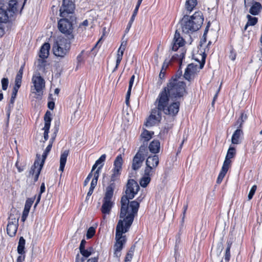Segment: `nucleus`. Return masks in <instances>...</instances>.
Listing matches in <instances>:
<instances>
[{
    "mask_svg": "<svg viewBox=\"0 0 262 262\" xmlns=\"http://www.w3.org/2000/svg\"><path fill=\"white\" fill-rule=\"evenodd\" d=\"M26 241L23 237H20L19 239L18 244L17 246V252L19 254H25V246Z\"/></svg>",
    "mask_w": 262,
    "mask_h": 262,
    "instance_id": "31",
    "label": "nucleus"
},
{
    "mask_svg": "<svg viewBox=\"0 0 262 262\" xmlns=\"http://www.w3.org/2000/svg\"><path fill=\"white\" fill-rule=\"evenodd\" d=\"M75 0H63L60 8V15L65 16L67 14L72 13L75 8Z\"/></svg>",
    "mask_w": 262,
    "mask_h": 262,
    "instance_id": "15",
    "label": "nucleus"
},
{
    "mask_svg": "<svg viewBox=\"0 0 262 262\" xmlns=\"http://www.w3.org/2000/svg\"><path fill=\"white\" fill-rule=\"evenodd\" d=\"M9 81L8 78H3L2 79V85L3 90H6L8 88Z\"/></svg>",
    "mask_w": 262,
    "mask_h": 262,
    "instance_id": "50",
    "label": "nucleus"
},
{
    "mask_svg": "<svg viewBox=\"0 0 262 262\" xmlns=\"http://www.w3.org/2000/svg\"><path fill=\"white\" fill-rule=\"evenodd\" d=\"M15 3L12 1L0 9V37L4 34V30L2 27V24L6 23L9 19L13 16L16 11V7L14 6Z\"/></svg>",
    "mask_w": 262,
    "mask_h": 262,
    "instance_id": "7",
    "label": "nucleus"
},
{
    "mask_svg": "<svg viewBox=\"0 0 262 262\" xmlns=\"http://www.w3.org/2000/svg\"><path fill=\"white\" fill-rule=\"evenodd\" d=\"M184 39L181 36L180 33L177 30L175 32L172 45V50L176 51L184 45Z\"/></svg>",
    "mask_w": 262,
    "mask_h": 262,
    "instance_id": "19",
    "label": "nucleus"
},
{
    "mask_svg": "<svg viewBox=\"0 0 262 262\" xmlns=\"http://www.w3.org/2000/svg\"><path fill=\"white\" fill-rule=\"evenodd\" d=\"M247 18L248 19V21L246 25L245 26V30H247L248 26H254L257 22V18L255 17H252L250 15H247Z\"/></svg>",
    "mask_w": 262,
    "mask_h": 262,
    "instance_id": "33",
    "label": "nucleus"
},
{
    "mask_svg": "<svg viewBox=\"0 0 262 262\" xmlns=\"http://www.w3.org/2000/svg\"><path fill=\"white\" fill-rule=\"evenodd\" d=\"M34 198H33L28 199L26 200L24 208L30 210V208L34 202Z\"/></svg>",
    "mask_w": 262,
    "mask_h": 262,
    "instance_id": "45",
    "label": "nucleus"
},
{
    "mask_svg": "<svg viewBox=\"0 0 262 262\" xmlns=\"http://www.w3.org/2000/svg\"><path fill=\"white\" fill-rule=\"evenodd\" d=\"M21 81L15 80V85L13 89L12 93V94H13V95L14 96L15 94H17L18 89H19L20 85H21Z\"/></svg>",
    "mask_w": 262,
    "mask_h": 262,
    "instance_id": "44",
    "label": "nucleus"
},
{
    "mask_svg": "<svg viewBox=\"0 0 262 262\" xmlns=\"http://www.w3.org/2000/svg\"><path fill=\"white\" fill-rule=\"evenodd\" d=\"M134 254V249L131 248L130 250L127 253L125 257L124 262H130Z\"/></svg>",
    "mask_w": 262,
    "mask_h": 262,
    "instance_id": "40",
    "label": "nucleus"
},
{
    "mask_svg": "<svg viewBox=\"0 0 262 262\" xmlns=\"http://www.w3.org/2000/svg\"><path fill=\"white\" fill-rule=\"evenodd\" d=\"M198 4L197 0H186L185 8L187 11L191 12Z\"/></svg>",
    "mask_w": 262,
    "mask_h": 262,
    "instance_id": "30",
    "label": "nucleus"
},
{
    "mask_svg": "<svg viewBox=\"0 0 262 262\" xmlns=\"http://www.w3.org/2000/svg\"><path fill=\"white\" fill-rule=\"evenodd\" d=\"M235 148L230 146L227 151L225 160L217 178L216 183L217 184H220L222 182L230 166L231 163V159L235 156Z\"/></svg>",
    "mask_w": 262,
    "mask_h": 262,
    "instance_id": "8",
    "label": "nucleus"
},
{
    "mask_svg": "<svg viewBox=\"0 0 262 262\" xmlns=\"http://www.w3.org/2000/svg\"><path fill=\"white\" fill-rule=\"evenodd\" d=\"M71 40L61 36L55 39L52 46L54 54L60 57H64L68 55L71 49Z\"/></svg>",
    "mask_w": 262,
    "mask_h": 262,
    "instance_id": "4",
    "label": "nucleus"
},
{
    "mask_svg": "<svg viewBox=\"0 0 262 262\" xmlns=\"http://www.w3.org/2000/svg\"><path fill=\"white\" fill-rule=\"evenodd\" d=\"M159 163V157L158 155L149 156L146 161V167L144 170L146 172H151L155 173L156 168Z\"/></svg>",
    "mask_w": 262,
    "mask_h": 262,
    "instance_id": "14",
    "label": "nucleus"
},
{
    "mask_svg": "<svg viewBox=\"0 0 262 262\" xmlns=\"http://www.w3.org/2000/svg\"><path fill=\"white\" fill-rule=\"evenodd\" d=\"M113 192L114 189L112 185H110L107 187L101 208V212L103 214H108L111 212L114 205V203L112 201Z\"/></svg>",
    "mask_w": 262,
    "mask_h": 262,
    "instance_id": "9",
    "label": "nucleus"
},
{
    "mask_svg": "<svg viewBox=\"0 0 262 262\" xmlns=\"http://www.w3.org/2000/svg\"><path fill=\"white\" fill-rule=\"evenodd\" d=\"M197 68V65L193 63L188 64L187 68L185 69L184 74V77L185 79L188 81H190L192 78V76H193L196 73Z\"/></svg>",
    "mask_w": 262,
    "mask_h": 262,
    "instance_id": "20",
    "label": "nucleus"
},
{
    "mask_svg": "<svg viewBox=\"0 0 262 262\" xmlns=\"http://www.w3.org/2000/svg\"><path fill=\"white\" fill-rule=\"evenodd\" d=\"M135 75H133L129 80V86H128V90H129V91H131V90H132V86H133V83L134 82V80H135Z\"/></svg>",
    "mask_w": 262,
    "mask_h": 262,
    "instance_id": "56",
    "label": "nucleus"
},
{
    "mask_svg": "<svg viewBox=\"0 0 262 262\" xmlns=\"http://www.w3.org/2000/svg\"><path fill=\"white\" fill-rule=\"evenodd\" d=\"M86 241L85 239H82L80 243V246H79V250H82L84 249H85V245L86 244Z\"/></svg>",
    "mask_w": 262,
    "mask_h": 262,
    "instance_id": "60",
    "label": "nucleus"
},
{
    "mask_svg": "<svg viewBox=\"0 0 262 262\" xmlns=\"http://www.w3.org/2000/svg\"><path fill=\"white\" fill-rule=\"evenodd\" d=\"M50 45L48 42L45 43L41 47L39 57L42 59L47 58L49 55Z\"/></svg>",
    "mask_w": 262,
    "mask_h": 262,
    "instance_id": "24",
    "label": "nucleus"
},
{
    "mask_svg": "<svg viewBox=\"0 0 262 262\" xmlns=\"http://www.w3.org/2000/svg\"><path fill=\"white\" fill-rule=\"evenodd\" d=\"M122 249H118L117 248L114 247V255L115 257L117 258H119L121 256V251Z\"/></svg>",
    "mask_w": 262,
    "mask_h": 262,
    "instance_id": "54",
    "label": "nucleus"
},
{
    "mask_svg": "<svg viewBox=\"0 0 262 262\" xmlns=\"http://www.w3.org/2000/svg\"><path fill=\"white\" fill-rule=\"evenodd\" d=\"M92 172H91L89 174L88 176H87V177L86 178V179H85L84 181V186H86L88 185V184L89 183V181H90L91 178L92 177Z\"/></svg>",
    "mask_w": 262,
    "mask_h": 262,
    "instance_id": "57",
    "label": "nucleus"
},
{
    "mask_svg": "<svg viewBox=\"0 0 262 262\" xmlns=\"http://www.w3.org/2000/svg\"><path fill=\"white\" fill-rule=\"evenodd\" d=\"M140 189V187L138 183L133 179L128 180L126 184V188L125 190V195L121 198V209L120 217H124L125 215L131 214L134 208L132 207L133 203L137 204V211L134 213V217L137 215L140 205L141 200L138 198L136 200L129 202V200L133 199L135 195L137 194Z\"/></svg>",
    "mask_w": 262,
    "mask_h": 262,
    "instance_id": "1",
    "label": "nucleus"
},
{
    "mask_svg": "<svg viewBox=\"0 0 262 262\" xmlns=\"http://www.w3.org/2000/svg\"><path fill=\"white\" fill-rule=\"evenodd\" d=\"M25 254H20L19 256H18L17 258V262H23L25 260Z\"/></svg>",
    "mask_w": 262,
    "mask_h": 262,
    "instance_id": "63",
    "label": "nucleus"
},
{
    "mask_svg": "<svg viewBox=\"0 0 262 262\" xmlns=\"http://www.w3.org/2000/svg\"><path fill=\"white\" fill-rule=\"evenodd\" d=\"M19 218V215L17 213L15 214L11 213L9 216L7 232L11 237L14 236L16 233L18 226Z\"/></svg>",
    "mask_w": 262,
    "mask_h": 262,
    "instance_id": "10",
    "label": "nucleus"
},
{
    "mask_svg": "<svg viewBox=\"0 0 262 262\" xmlns=\"http://www.w3.org/2000/svg\"><path fill=\"white\" fill-rule=\"evenodd\" d=\"M97 184V182L94 181H92V182L91 183V186H90L89 190L87 193L86 198L91 196L92 194L94 189L95 188V187L96 186Z\"/></svg>",
    "mask_w": 262,
    "mask_h": 262,
    "instance_id": "42",
    "label": "nucleus"
},
{
    "mask_svg": "<svg viewBox=\"0 0 262 262\" xmlns=\"http://www.w3.org/2000/svg\"><path fill=\"white\" fill-rule=\"evenodd\" d=\"M131 94V91H129V90L127 91L126 95V98H125V102L127 105H128L129 104V100L130 98Z\"/></svg>",
    "mask_w": 262,
    "mask_h": 262,
    "instance_id": "59",
    "label": "nucleus"
},
{
    "mask_svg": "<svg viewBox=\"0 0 262 262\" xmlns=\"http://www.w3.org/2000/svg\"><path fill=\"white\" fill-rule=\"evenodd\" d=\"M69 151L65 150L62 151L60 158V166L59 170L61 171H63L65 165L67 162V157L69 155Z\"/></svg>",
    "mask_w": 262,
    "mask_h": 262,
    "instance_id": "23",
    "label": "nucleus"
},
{
    "mask_svg": "<svg viewBox=\"0 0 262 262\" xmlns=\"http://www.w3.org/2000/svg\"><path fill=\"white\" fill-rule=\"evenodd\" d=\"M37 159L35 161L33 165L31 167L30 170V174L34 176V174H37V171L39 168L42 167L44 163H42V161L40 160V156L37 155Z\"/></svg>",
    "mask_w": 262,
    "mask_h": 262,
    "instance_id": "21",
    "label": "nucleus"
},
{
    "mask_svg": "<svg viewBox=\"0 0 262 262\" xmlns=\"http://www.w3.org/2000/svg\"><path fill=\"white\" fill-rule=\"evenodd\" d=\"M142 147H140L139 151L136 154L133 158L132 167L134 170L139 169L142 166L144 160V154L142 152Z\"/></svg>",
    "mask_w": 262,
    "mask_h": 262,
    "instance_id": "16",
    "label": "nucleus"
},
{
    "mask_svg": "<svg viewBox=\"0 0 262 262\" xmlns=\"http://www.w3.org/2000/svg\"><path fill=\"white\" fill-rule=\"evenodd\" d=\"M154 132H149L146 129H144L141 134V140H142L144 142H147L152 138Z\"/></svg>",
    "mask_w": 262,
    "mask_h": 262,
    "instance_id": "32",
    "label": "nucleus"
},
{
    "mask_svg": "<svg viewBox=\"0 0 262 262\" xmlns=\"http://www.w3.org/2000/svg\"><path fill=\"white\" fill-rule=\"evenodd\" d=\"M243 135V132L241 128H238L235 130L233 133L232 138L231 142L233 144H238L240 143V138Z\"/></svg>",
    "mask_w": 262,
    "mask_h": 262,
    "instance_id": "22",
    "label": "nucleus"
},
{
    "mask_svg": "<svg viewBox=\"0 0 262 262\" xmlns=\"http://www.w3.org/2000/svg\"><path fill=\"white\" fill-rule=\"evenodd\" d=\"M161 118V112L155 108L151 110L150 115L147 118L145 125L147 127L153 126L160 122Z\"/></svg>",
    "mask_w": 262,
    "mask_h": 262,
    "instance_id": "13",
    "label": "nucleus"
},
{
    "mask_svg": "<svg viewBox=\"0 0 262 262\" xmlns=\"http://www.w3.org/2000/svg\"><path fill=\"white\" fill-rule=\"evenodd\" d=\"M123 164V159L121 155H119L116 158L114 162V167L113 169L116 170V171H121L122 166Z\"/></svg>",
    "mask_w": 262,
    "mask_h": 262,
    "instance_id": "27",
    "label": "nucleus"
},
{
    "mask_svg": "<svg viewBox=\"0 0 262 262\" xmlns=\"http://www.w3.org/2000/svg\"><path fill=\"white\" fill-rule=\"evenodd\" d=\"M262 8L261 4L259 2H255L249 10V12L253 15H257Z\"/></svg>",
    "mask_w": 262,
    "mask_h": 262,
    "instance_id": "28",
    "label": "nucleus"
},
{
    "mask_svg": "<svg viewBox=\"0 0 262 262\" xmlns=\"http://www.w3.org/2000/svg\"><path fill=\"white\" fill-rule=\"evenodd\" d=\"M154 173L151 172H146V170H144V173L143 177L141 179L140 181V184L142 187H146L147 185L150 182V177Z\"/></svg>",
    "mask_w": 262,
    "mask_h": 262,
    "instance_id": "25",
    "label": "nucleus"
},
{
    "mask_svg": "<svg viewBox=\"0 0 262 262\" xmlns=\"http://www.w3.org/2000/svg\"><path fill=\"white\" fill-rule=\"evenodd\" d=\"M133 204L132 207L134 208V211L124 217L120 216V219L118 221L116 229L115 239L116 242L114 247L122 249L123 245L126 242V237L125 235H123V234L129 230L134 219L133 214L137 211V204L136 203H133Z\"/></svg>",
    "mask_w": 262,
    "mask_h": 262,
    "instance_id": "2",
    "label": "nucleus"
},
{
    "mask_svg": "<svg viewBox=\"0 0 262 262\" xmlns=\"http://www.w3.org/2000/svg\"><path fill=\"white\" fill-rule=\"evenodd\" d=\"M84 258L80 256L79 254H77L76 256L75 262H84Z\"/></svg>",
    "mask_w": 262,
    "mask_h": 262,
    "instance_id": "58",
    "label": "nucleus"
},
{
    "mask_svg": "<svg viewBox=\"0 0 262 262\" xmlns=\"http://www.w3.org/2000/svg\"><path fill=\"white\" fill-rule=\"evenodd\" d=\"M32 81L34 86V89H32V93L37 96V98L41 97L43 95V89L45 87L44 79L38 74L33 76Z\"/></svg>",
    "mask_w": 262,
    "mask_h": 262,
    "instance_id": "11",
    "label": "nucleus"
},
{
    "mask_svg": "<svg viewBox=\"0 0 262 262\" xmlns=\"http://www.w3.org/2000/svg\"><path fill=\"white\" fill-rule=\"evenodd\" d=\"M169 97L170 96L168 95L166 90L163 89L159 93L155 101V103L157 106L155 108L159 110L161 112H163L169 104Z\"/></svg>",
    "mask_w": 262,
    "mask_h": 262,
    "instance_id": "12",
    "label": "nucleus"
},
{
    "mask_svg": "<svg viewBox=\"0 0 262 262\" xmlns=\"http://www.w3.org/2000/svg\"><path fill=\"white\" fill-rule=\"evenodd\" d=\"M106 155L103 154L101 156V157L95 162L96 164L98 165V167H101V169L102 168L104 162L106 159Z\"/></svg>",
    "mask_w": 262,
    "mask_h": 262,
    "instance_id": "39",
    "label": "nucleus"
},
{
    "mask_svg": "<svg viewBox=\"0 0 262 262\" xmlns=\"http://www.w3.org/2000/svg\"><path fill=\"white\" fill-rule=\"evenodd\" d=\"M83 53L84 51H82L77 57V65H80L83 62Z\"/></svg>",
    "mask_w": 262,
    "mask_h": 262,
    "instance_id": "51",
    "label": "nucleus"
},
{
    "mask_svg": "<svg viewBox=\"0 0 262 262\" xmlns=\"http://www.w3.org/2000/svg\"><path fill=\"white\" fill-rule=\"evenodd\" d=\"M247 118L248 116L246 113H245V112L241 113L239 118L235 123V126H236L237 128L241 129L243 123L246 120H247Z\"/></svg>",
    "mask_w": 262,
    "mask_h": 262,
    "instance_id": "29",
    "label": "nucleus"
},
{
    "mask_svg": "<svg viewBox=\"0 0 262 262\" xmlns=\"http://www.w3.org/2000/svg\"><path fill=\"white\" fill-rule=\"evenodd\" d=\"M160 143L157 140H153L149 145V149L152 153H158L160 151Z\"/></svg>",
    "mask_w": 262,
    "mask_h": 262,
    "instance_id": "26",
    "label": "nucleus"
},
{
    "mask_svg": "<svg viewBox=\"0 0 262 262\" xmlns=\"http://www.w3.org/2000/svg\"><path fill=\"white\" fill-rule=\"evenodd\" d=\"M185 83L177 79H171L163 89L166 90L171 98H179L183 96L185 92Z\"/></svg>",
    "mask_w": 262,
    "mask_h": 262,
    "instance_id": "6",
    "label": "nucleus"
},
{
    "mask_svg": "<svg viewBox=\"0 0 262 262\" xmlns=\"http://www.w3.org/2000/svg\"><path fill=\"white\" fill-rule=\"evenodd\" d=\"M122 59V58H121V57H116V66L113 71V72L116 71L118 69Z\"/></svg>",
    "mask_w": 262,
    "mask_h": 262,
    "instance_id": "55",
    "label": "nucleus"
},
{
    "mask_svg": "<svg viewBox=\"0 0 262 262\" xmlns=\"http://www.w3.org/2000/svg\"><path fill=\"white\" fill-rule=\"evenodd\" d=\"M168 64H169V61L165 60L163 62L161 71H160L159 75L160 79H162L164 78V76H165V70H166V68L168 67Z\"/></svg>",
    "mask_w": 262,
    "mask_h": 262,
    "instance_id": "36",
    "label": "nucleus"
},
{
    "mask_svg": "<svg viewBox=\"0 0 262 262\" xmlns=\"http://www.w3.org/2000/svg\"><path fill=\"white\" fill-rule=\"evenodd\" d=\"M52 147V146L51 145V144H49V145L46 147L45 150L44 151V152L42 155V159L41 160V161H42V163H45V161L48 156V155L51 151Z\"/></svg>",
    "mask_w": 262,
    "mask_h": 262,
    "instance_id": "38",
    "label": "nucleus"
},
{
    "mask_svg": "<svg viewBox=\"0 0 262 262\" xmlns=\"http://www.w3.org/2000/svg\"><path fill=\"white\" fill-rule=\"evenodd\" d=\"M124 51L125 50H122L120 49H118V51H117V57H119L122 58Z\"/></svg>",
    "mask_w": 262,
    "mask_h": 262,
    "instance_id": "62",
    "label": "nucleus"
},
{
    "mask_svg": "<svg viewBox=\"0 0 262 262\" xmlns=\"http://www.w3.org/2000/svg\"><path fill=\"white\" fill-rule=\"evenodd\" d=\"M101 167H98L96 171L94 172V178L92 181L97 182L99 176V173L101 170Z\"/></svg>",
    "mask_w": 262,
    "mask_h": 262,
    "instance_id": "52",
    "label": "nucleus"
},
{
    "mask_svg": "<svg viewBox=\"0 0 262 262\" xmlns=\"http://www.w3.org/2000/svg\"><path fill=\"white\" fill-rule=\"evenodd\" d=\"M184 56L185 54L184 52L181 53L179 55L176 54L175 55H173L172 59L173 61H178L179 62L180 67H181L182 63V60L184 58Z\"/></svg>",
    "mask_w": 262,
    "mask_h": 262,
    "instance_id": "34",
    "label": "nucleus"
},
{
    "mask_svg": "<svg viewBox=\"0 0 262 262\" xmlns=\"http://www.w3.org/2000/svg\"><path fill=\"white\" fill-rule=\"evenodd\" d=\"M204 21L203 14L201 11L195 12L192 16L185 15L181 21L183 33L189 34L198 30Z\"/></svg>",
    "mask_w": 262,
    "mask_h": 262,
    "instance_id": "3",
    "label": "nucleus"
},
{
    "mask_svg": "<svg viewBox=\"0 0 262 262\" xmlns=\"http://www.w3.org/2000/svg\"><path fill=\"white\" fill-rule=\"evenodd\" d=\"M74 11V10L72 13L67 14L65 16H61L60 15L62 18L60 19L58 23L59 30L69 39H73L74 38L72 24L75 19V17L72 15Z\"/></svg>",
    "mask_w": 262,
    "mask_h": 262,
    "instance_id": "5",
    "label": "nucleus"
},
{
    "mask_svg": "<svg viewBox=\"0 0 262 262\" xmlns=\"http://www.w3.org/2000/svg\"><path fill=\"white\" fill-rule=\"evenodd\" d=\"M256 189H257V186L255 185H253L252 187V188H251V189L249 192V194H248V200H250L252 199L254 194L255 193Z\"/></svg>",
    "mask_w": 262,
    "mask_h": 262,
    "instance_id": "47",
    "label": "nucleus"
},
{
    "mask_svg": "<svg viewBox=\"0 0 262 262\" xmlns=\"http://www.w3.org/2000/svg\"><path fill=\"white\" fill-rule=\"evenodd\" d=\"M138 12V10H137V9H134L133 14L128 22L127 25V27L126 28V31H128L130 29V28L132 26V25L135 20V17L136 16V15L137 14Z\"/></svg>",
    "mask_w": 262,
    "mask_h": 262,
    "instance_id": "37",
    "label": "nucleus"
},
{
    "mask_svg": "<svg viewBox=\"0 0 262 262\" xmlns=\"http://www.w3.org/2000/svg\"><path fill=\"white\" fill-rule=\"evenodd\" d=\"M231 248V244H229V243H228V246L226 250V253L225 255V260L226 261H228L230 259V250Z\"/></svg>",
    "mask_w": 262,
    "mask_h": 262,
    "instance_id": "48",
    "label": "nucleus"
},
{
    "mask_svg": "<svg viewBox=\"0 0 262 262\" xmlns=\"http://www.w3.org/2000/svg\"><path fill=\"white\" fill-rule=\"evenodd\" d=\"M179 108L180 103L179 102H173L168 104L163 112L166 115L174 116L179 112Z\"/></svg>",
    "mask_w": 262,
    "mask_h": 262,
    "instance_id": "18",
    "label": "nucleus"
},
{
    "mask_svg": "<svg viewBox=\"0 0 262 262\" xmlns=\"http://www.w3.org/2000/svg\"><path fill=\"white\" fill-rule=\"evenodd\" d=\"M98 256L94 257L91 258H89L87 262H98Z\"/></svg>",
    "mask_w": 262,
    "mask_h": 262,
    "instance_id": "64",
    "label": "nucleus"
},
{
    "mask_svg": "<svg viewBox=\"0 0 262 262\" xmlns=\"http://www.w3.org/2000/svg\"><path fill=\"white\" fill-rule=\"evenodd\" d=\"M236 57V53L235 51L233 49H231L230 51V53L229 55V58L232 60H234Z\"/></svg>",
    "mask_w": 262,
    "mask_h": 262,
    "instance_id": "53",
    "label": "nucleus"
},
{
    "mask_svg": "<svg viewBox=\"0 0 262 262\" xmlns=\"http://www.w3.org/2000/svg\"><path fill=\"white\" fill-rule=\"evenodd\" d=\"M127 45V41L125 40L122 41L119 49L125 50Z\"/></svg>",
    "mask_w": 262,
    "mask_h": 262,
    "instance_id": "61",
    "label": "nucleus"
},
{
    "mask_svg": "<svg viewBox=\"0 0 262 262\" xmlns=\"http://www.w3.org/2000/svg\"><path fill=\"white\" fill-rule=\"evenodd\" d=\"M80 252L81 254V255H80V256L83 257L84 258V260L85 259V258L88 257L91 255L90 252H89L88 249H84L82 250H80Z\"/></svg>",
    "mask_w": 262,
    "mask_h": 262,
    "instance_id": "49",
    "label": "nucleus"
},
{
    "mask_svg": "<svg viewBox=\"0 0 262 262\" xmlns=\"http://www.w3.org/2000/svg\"><path fill=\"white\" fill-rule=\"evenodd\" d=\"M24 68V64L21 66V67L20 68V69L18 71V72L17 73V74L16 75V76L15 78V80L21 82V78H22Z\"/></svg>",
    "mask_w": 262,
    "mask_h": 262,
    "instance_id": "46",
    "label": "nucleus"
},
{
    "mask_svg": "<svg viewBox=\"0 0 262 262\" xmlns=\"http://www.w3.org/2000/svg\"><path fill=\"white\" fill-rule=\"evenodd\" d=\"M256 55L252 57V60L256 61L258 60L260 64L262 63V47L260 48L259 50L256 52Z\"/></svg>",
    "mask_w": 262,
    "mask_h": 262,
    "instance_id": "35",
    "label": "nucleus"
},
{
    "mask_svg": "<svg viewBox=\"0 0 262 262\" xmlns=\"http://www.w3.org/2000/svg\"><path fill=\"white\" fill-rule=\"evenodd\" d=\"M96 232L95 228L93 227H90L86 233V238L87 239L91 238L95 234Z\"/></svg>",
    "mask_w": 262,
    "mask_h": 262,
    "instance_id": "41",
    "label": "nucleus"
},
{
    "mask_svg": "<svg viewBox=\"0 0 262 262\" xmlns=\"http://www.w3.org/2000/svg\"><path fill=\"white\" fill-rule=\"evenodd\" d=\"M51 113L49 111H47L44 116L45 126L42 129L44 130L43 138L45 142L49 138V132L50 128L51 121Z\"/></svg>",
    "mask_w": 262,
    "mask_h": 262,
    "instance_id": "17",
    "label": "nucleus"
},
{
    "mask_svg": "<svg viewBox=\"0 0 262 262\" xmlns=\"http://www.w3.org/2000/svg\"><path fill=\"white\" fill-rule=\"evenodd\" d=\"M113 173L112 174L111 180V181H115L121 174L120 171H116V170L112 169Z\"/></svg>",
    "mask_w": 262,
    "mask_h": 262,
    "instance_id": "43",
    "label": "nucleus"
}]
</instances>
